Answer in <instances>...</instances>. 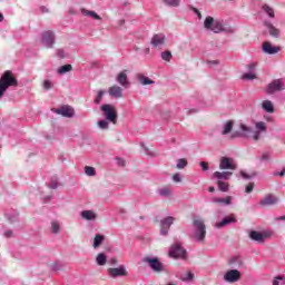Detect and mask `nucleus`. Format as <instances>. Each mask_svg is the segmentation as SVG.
I'll use <instances>...</instances> for the list:
<instances>
[{
    "instance_id": "nucleus-59",
    "label": "nucleus",
    "mask_w": 285,
    "mask_h": 285,
    "mask_svg": "<svg viewBox=\"0 0 285 285\" xmlns=\"http://www.w3.org/2000/svg\"><path fill=\"white\" fill-rule=\"evenodd\" d=\"M247 68H248V70H254V69H255V63H249V65L247 66Z\"/></svg>"
},
{
    "instance_id": "nucleus-6",
    "label": "nucleus",
    "mask_w": 285,
    "mask_h": 285,
    "mask_svg": "<svg viewBox=\"0 0 285 285\" xmlns=\"http://www.w3.org/2000/svg\"><path fill=\"white\" fill-rule=\"evenodd\" d=\"M142 262L144 264H148L150 269L156 273H161V271H164V264H161L158 258L144 257Z\"/></svg>"
},
{
    "instance_id": "nucleus-36",
    "label": "nucleus",
    "mask_w": 285,
    "mask_h": 285,
    "mask_svg": "<svg viewBox=\"0 0 285 285\" xmlns=\"http://www.w3.org/2000/svg\"><path fill=\"white\" fill-rule=\"evenodd\" d=\"M233 197L227 196L226 198H216V204H225L226 206L230 205Z\"/></svg>"
},
{
    "instance_id": "nucleus-43",
    "label": "nucleus",
    "mask_w": 285,
    "mask_h": 285,
    "mask_svg": "<svg viewBox=\"0 0 285 285\" xmlns=\"http://www.w3.org/2000/svg\"><path fill=\"white\" fill-rule=\"evenodd\" d=\"M161 59H164V61H170V59H173V53H170V51H164L161 53Z\"/></svg>"
},
{
    "instance_id": "nucleus-50",
    "label": "nucleus",
    "mask_w": 285,
    "mask_h": 285,
    "mask_svg": "<svg viewBox=\"0 0 285 285\" xmlns=\"http://www.w3.org/2000/svg\"><path fill=\"white\" fill-rule=\"evenodd\" d=\"M98 126H99V128H101L102 130H106V129H108V121H106V120H100V121L98 122Z\"/></svg>"
},
{
    "instance_id": "nucleus-45",
    "label": "nucleus",
    "mask_w": 285,
    "mask_h": 285,
    "mask_svg": "<svg viewBox=\"0 0 285 285\" xmlns=\"http://www.w3.org/2000/svg\"><path fill=\"white\" fill-rule=\"evenodd\" d=\"M159 193L163 197H170V189L168 187L160 189Z\"/></svg>"
},
{
    "instance_id": "nucleus-12",
    "label": "nucleus",
    "mask_w": 285,
    "mask_h": 285,
    "mask_svg": "<svg viewBox=\"0 0 285 285\" xmlns=\"http://www.w3.org/2000/svg\"><path fill=\"white\" fill-rule=\"evenodd\" d=\"M282 51V47L273 46L271 42H263V52L266 55H277V52Z\"/></svg>"
},
{
    "instance_id": "nucleus-22",
    "label": "nucleus",
    "mask_w": 285,
    "mask_h": 285,
    "mask_svg": "<svg viewBox=\"0 0 285 285\" xmlns=\"http://www.w3.org/2000/svg\"><path fill=\"white\" fill-rule=\"evenodd\" d=\"M237 218L235 216H226L222 222L216 223V228H224V226H228V224H235Z\"/></svg>"
},
{
    "instance_id": "nucleus-51",
    "label": "nucleus",
    "mask_w": 285,
    "mask_h": 285,
    "mask_svg": "<svg viewBox=\"0 0 285 285\" xmlns=\"http://www.w3.org/2000/svg\"><path fill=\"white\" fill-rule=\"evenodd\" d=\"M59 186V184L57 183V180H51L49 183V188H51L52 190H55L57 187Z\"/></svg>"
},
{
    "instance_id": "nucleus-62",
    "label": "nucleus",
    "mask_w": 285,
    "mask_h": 285,
    "mask_svg": "<svg viewBox=\"0 0 285 285\" xmlns=\"http://www.w3.org/2000/svg\"><path fill=\"white\" fill-rule=\"evenodd\" d=\"M208 190L209 193H215V187H209Z\"/></svg>"
},
{
    "instance_id": "nucleus-9",
    "label": "nucleus",
    "mask_w": 285,
    "mask_h": 285,
    "mask_svg": "<svg viewBox=\"0 0 285 285\" xmlns=\"http://www.w3.org/2000/svg\"><path fill=\"white\" fill-rule=\"evenodd\" d=\"M273 234L271 232H264V233H259L257 230H252L249 233V237L250 239H253V242H264V239H268V237H271Z\"/></svg>"
},
{
    "instance_id": "nucleus-27",
    "label": "nucleus",
    "mask_w": 285,
    "mask_h": 285,
    "mask_svg": "<svg viewBox=\"0 0 285 285\" xmlns=\"http://www.w3.org/2000/svg\"><path fill=\"white\" fill-rule=\"evenodd\" d=\"M81 12L85 17H92L96 21H101V17L97 14L95 11H88L86 9H81Z\"/></svg>"
},
{
    "instance_id": "nucleus-17",
    "label": "nucleus",
    "mask_w": 285,
    "mask_h": 285,
    "mask_svg": "<svg viewBox=\"0 0 285 285\" xmlns=\"http://www.w3.org/2000/svg\"><path fill=\"white\" fill-rule=\"evenodd\" d=\"M108 274L110 277H126L128 275V272L126 271L125 266L116 267V268H109Z\"/></svg>"
},
{
    "instance_id": "nucleus-63",
    "label": "nucleus",
    "mask_w": 285,
    "mask_h": 285,
    "mask_svg": "<svg viewBox=\"0 0 285 285\" xmlns=\"http://www.w3.org/2000/svg\"><path fill=\"white\" fill-rule=\"evenodd\" d=\"M3 21V14L0 12V22Z\"/></svg>"
},
{
    "instance_id": "nucleus-60",
    "label": "nucleus",
    "mask_w": 285,
    "mask_h": 285,
    "mask_svg": "<svg viewBox=\"0 0 285 285\" xmlns=\"http://www.w3.org/2000/svg\"><path fill=\"white\" fill-rule=\"evenodd\" d=\"M195 12H196L198 19H202V12H199V10H197V9L195 10Z\"/></svg>"
},
{
    "instance_id": "nucleus-57",
    "label": "nucleus",
    "mask_w": 285,
    "mask_h": 285,
    "mask_svg": "<svg viewBox=\"0 0 285 285\" xmlns=\"http://www.w3.org/2000/svg\"><path fill=\"white\" fill-rule=\"evenodd\" d=\"M4 237H8V238L12 237V230L4 232Z\"/></svg>"
},
{
    "instance_id": "nucleus-58",
    "label": "nucleus",
    "mask_w": 285,
    "mask_h": 285,
    "mask_svg": "<svg viewBox=\"0 0 285 285\" xmlns=\"http://www.w3.org/2000/svg\"><path fill=\"white\" fill-rule=\"evenodd\" d=\"M58 57H60V59H63V57H66V56L63 55V50H58Z\"/></svg>"
},
{
    "instance_id": "nucleus-28",
    "label": "nucleus",
    "mask_w": 285,
    "mask_h": 285,
    "mask_svg": "<svg viewBox=\"0 0 285 285\" xmlns=\"http://www.w3.org/2000/svg\"><path fill=\"white\" fill-rule=\"evenodd\" d=\"M233 126H234L233 120H228L227 122H225L222 130V135H229V132L233 131Z\"/></svg>"
},
{
    "instance_id": "nucleus-19",
    "label": "nucleus",
    "mask_w": 285,
    "mask_h": 285,
    "mask_svg": "<svg viewBox=\"0 0 285 285\" xmlns=\"http://www.w3.org/2000/svg\"><path fill=\"white\" fill-rule=\"evenodd\" d=\"M239 128L243 131V134L234 132V134H232V139H235V137H248V135L250 132H253V129H250V127H248V126H246L244 124H240Z\"/></svg>"
},
{
    "instance_id": "nucleus-24",
    "label": "nucleus",
    "mask_w": 285,
    "mask_h": 285,
    "mask_svg": "<svg viewBox=\"0 0 285 285\" xmlns=\"http://www.w3.org/2000/svg\"><path fill=\"white\" fill-rule=\"evenodd\" d=\"M262 108H263V110H265V112H269V114L275 112V107L273 106V101H271V100L263 101Z\"/></svg>"
},
{
    "instance_id": "nucleus-23",
    "label": "nucleus",
    "mask_w": 285,
    "mask_h": 285,
    "mask_svg": "<svg viewBox=\"0 0 285 285\" xmlns=\"http://www.w3.org/2000/svg\"><path fill=\"white\" fill-rule=\"evenodd\" d=\"M81 217L87 222H95V219H97V214L92 210H83L81 212Z\"/></svg>"
},
{
    "instance_id": "nucleus-46",
    "label": "nucleus",
    "mask_w": 285,
    "mask_h": 285,
    "mask_svg": "<svg viewBox=\"0 0 285 285\" xmlns=\"http://www.w3.org/2000/svg\"><path fill=\"white\" fill-rule=\"evenodd\" d=\"M51 228H52V233L57 234V233H59L61 226L59 225V223L53 222V223H51Z\"/></svg>"
},
{
    "instance_id": "nucleus-55",
    "label": "nucleus",
    "mask_w": 285,
    "mask_h": 285,
    "mask_svg": "<svg viewBox=\"0 0 285 285\" xmlns=\"http://www.w3.org/2000/svg\"><path fill=\"white\" fill-rule=\"evenodd\" d=\"M268 159H271V156L268 155V153L263 154L262 160L263 161H268Z\"/></svg>"
},
{
    "instance_id": "nucleus-33",
    "label": "nucleus",
    "mask_w": 285,
    "mask_h": 285,
    "mask_svg": "<svg viewBox=\"0 0 285 285\" xmlns=\"http://www.w3.org/2000/svg\"><path fill=\"white\" fill-rule=\"evenodd\" d=\"M104 244V236L102 235H96L94 238V248H99Z\"/></svg>"
},
{
    "instance_id": "nucleus-15",
    "label": "nucleus",
    "mask_w": 285,
    "mask_h": 285,
    "mask_svg": "<svg viewBox=\"0 0 285 285\" xmlns=\"http://www.w3.org/2000/svg\"><path fill=\"white\" fill-rule=\"evenodd\" d=\"M55 112H57V115H61L62 117H75V109H72L70 106H62L58 109H55Z\"/></svg>"
},
{
    "instance_id": "nucleus-54",
    "label": "nucleus",
    "mask_w": 285,
    "mask_h": 285,
    "mask_svg": "<svg viewBox=\"0 0 285 285\" xmlns=\"http://www.w3.org/2000/svg\"><path fill=\"white\" fill-rule=\"evenodd\" d=\"M109 264H111V266H117V264H119V261H117V258H110Z\"/></svg>"
},
{
    "instance_id": "nucleus-4",
    "label": "nucleus",
    "mask_w": 285,
    "mask_h": 285,
    "mask_svg": "<svg viewBox=\"0 0 285 285\" xmlns=\"http://www.w3.org/2000/svg\"><path fill=\"white\" fill-rule=\"evenodd\" d=\"M169 257L174 259H187L186 249L179 244H175L169 249Z\"/></svg>"
},
{
    "instance_id": "nucleus-13",
    "label": "nucleus",
    "mask_w": 285,
    "mask_h": 285,
    "mask_svg": "<svg viewBox=\"0 0 285 285\" xmlns=\"http://www.w3.org/2000/svg\"><path fill=\"white\" fill-rule=\"evenodd\" d=\"M174 222H175V218L171 216H168L161 220V227H160L161 235H168V230H170V226H173Z\"/></svg>"
},
{
    "instance_id": "nucleus-53",
    "label": "nucleus",
    "mask_w": 285,
    "mask_h": 285,
    "mask_svg": "<svg viewBox=\"0 0 285 285\" xmlns=\"http://www.w3.org/2000/svg\"><path fill=\"white\" fill-rule=\"evenodd\" d=\"M173 179L174 181H176V184H179V181H181V177H179V174H174Z\"/></svg>"
},
{
    "instance_id": "nucleus-64",
    "label": "nucleus",
    "mask_w": 285,
    "mask_h": 285,
    "mask_svg": "<svg viewBox=\"0 0 285 285\" xmlns=\"http://www.w3.org/2000/svg\"><path fill=\"white\" fill-rule=\"evenodd\" d=\"M281 220H285V215L279 217Z\"/></svg>"
},
{
    "instance_id": "nucleus-52",
    "label": "nucleus",
    "mask_w": 285,
    "mask_h": 285,
    "mask_svg": "<svg viewBox=\"0 0 285 285\" xmlns=\"http://www.w3.org/2000/svg\"><path fill=\"white\" fill-rule=\"evenodd\" d=\"M284 279L283 276H277L274 281H273V285H279V282H282Z\"/></svg>"
},
{
    "instance_id": "nucleus-38",
    "label": "nucleus",
    "mask_w": 285,
    "mask_h": 285,
    "mask_svg": "<svg viewBox=\"0 0 285 285\" xmlns=\"http://www.w3.org/2000/svg\"><path fill=\"white\" fill-rule=\"evenodd\" d=\"M263 10H264V12H266V14H268V17H271L272 19L275 17V11L271 8V6L264 4V6H263Z\"/></svg>"
},
{
    "instance_id": "nucleus-21",
    "label": "nucleus",
    "mask_w": 285,
    "mask_h": 285,
    "mask_svg": "<svg viewBox=\"0 0 285 285\" xmlns=\"http://www.w3.org/2000/svg\"><path fill=\"white\" fill-rule=\"evenodd\" d=\"M164 41H166V36L157 33L151 38V46H154V48H159V46H164Z\"/></svg>"
},
{
    "instance_id": "nucleus-7",
    "label": "nucleus",
    "mask_w": 285,
    "mask_h": 285,
    "mask_svg": "<svg viewBox=\"0 0 285 285\" xmlns=\"http://www.w3.org/2000/svg\"><path fill=\"white\" fill-rule=\"evenodd\" d=\"M224 279L229 284H235V282H239V279H242V273L237 269L227 271L224 275Z\"/></svg>"
},
{
    "instance_id": "nucleus-10",
    "label": "nucleus",
    "mask_w": 285,
    "mask_h": 285,
    "mask_svg": "<svg viewBox=\"0 0 285 285\" xmlns=\"http://www.w3.org/2000/svg\"><path fill=\"white\" fill-rule=\"evenodd\" d=\"M42 43L46 48H52L55 46V32L52 31H45L42 33Z\"/></svg>"
},
{
    "instance_id": "nucleus-39",
    "label": "nucleus",
    "mask_w": 285,
    "mask_h": 285,
    "mask_svg": "<svg viewBox=\"0 0 285 285\" xmlns=\"http://www.w3.org/2000/svg\"><path fill=\"white\" fill-rule=\"evenodd\" d=\"M85 173L86 175H88V177H95V175H97V170L95 169V167L90 166L85 167Z\"/></svg>"
},
{
    "instance_id": "nucleus-26",
    "label": "nucleus",
    "mask_w": 285,
    "mask_h": 285,
    "mask_svg": "<svg viewBox=\"0 0 285 285\" xmlns=\"http://www.w3.org/2000/svg\"><path fill=\"white\" fill-rule=\"evenodd\" d=\"M137 79L139 81V83H141V86H150L151 83H155V81H153L150 78L139 73L137 76Z\"/></svg>"
},
{
    "instance_id": "nucleus-61",
    "label": "nucleus",
    "mask_w": 285,
    "mask_h": 285,
    "mask_svg": "<svg viewBox=\"0 0 285 285\" xmlns=\"http://www.w3.org/2000/svg\"><path fill=\"white\" fill-rule=\"evenodd\" d=\"M284 175H285V168L279 173L281 177H284Z\"/></svg>"
},
{
    "instance_id": "nucleus-34",
    "label": "nucleus",
    "mask_w": 285,
    "mask_h": 285,
    "mask_svg": "<svg viewBox=\"0 0 285 285\" xmlns=\"http://www.w3.org/2000/svg\"><path fill=\"white\" fill-rule=\"evenodd\" d=\"M187 166H188V160H186V158H180L177 160L176 168H178V170H183V168Z\"/></svg>"
},
{
    "instance_id": "nucleus-40",
    "label": "nucleus",
    "mask_w": 285,
    "mask_h": 285,
    "mask_svg": "<svg viewBox=\"0 0 285 285\" xmlns=\"http://www.w3.org/2000/svg\"><path fill=\"white\" fill-rule=\"evenodd\" d=\"M183 282H191V279H195V274L191 272H187L185 275L180 277Z\"/></svg>"
},
{
    "instance_id": "nucleus-14",
    "label": "nucleus",
    "mask_w": 285,
    "mask_h": 285,
    "mask_svg": "<svg viewBox=\"0 0 285 285\" xmlns=\"http://www.w3.org/2000/svg\"><path fill=\"white\" fill-rule=\"evenodd\" d=\"M128 70H122L116 77V81L122 86V88H128L130 86V81H128Z\"/></svg>"
},
{
    "instance_id": "nucleus-2",
    "label": "nucleus",
    "mask_w": 285,
    "mask_h": 285,
    "mask_svg": "<svg viewBox=\"0 0 285 285\" xmlns=\"http://www.w3.org/2000/svg\"><path fill=\"white\" fill-rule=\"evenodd\" d=\"M195 234L194 237L197 242H204L206 239V225L204 220L196 218L194 219Z\"/></svg>"
},
{
    "instance_id": "nucleus-16",
    "label": "nucleus",
    "mask_w": 285,
    "mask_h": 285,
    "mask_svg": "<svg viewBox=\"0 0 285 285\" xmlns=\"http://www.w3.org/2000/svg\"><path fill=\"white\" fill-rule=\"evenodd\" d=\"M255 128H256V131L253 135V139L254 141H259V137L262 132H266V122L264 121L255 122Z\"/></svg>"
},
{
    "instance_id": "nucleus-47",
    "label": "nucleus",
    "mask_w": 285,
    "mask_h": 285,
    "mask_svg": "<svg viewBox=\"0 0 285 285\" xmlns=\"http://www.w3.org/2000/svg\"><path fill=\"white\" fill-rule=\"evenodd\" d=\"M101 99H104V91H98L97 98L94 100V104H101Z\"/></svg>"
},
{
    "instance_id": "nucleus-1",
    "label": "nucleus",
    "mask_w": 285,
    "mask_h": 285,
    "mask_svg": "<svg viewBox=\"0 0 285 285\" xmlns=\"http://www.w3.org/2000/svg\"><path fill=\"white\" fill-rule=\"evenodd\" d=\"M19 86V80L11 70H6L0 78V99L10 87Z\"/></svg>"
},
{
    "instance_id": "nucleus-8",
    "label": "nucleus",
    "mask_w": 285,
    "mask_h": 285,
    "mask_svg": "<svg viewBox=\"0 0 285 285\" xmlns=\"http://www.w3.org/2000/svg\"><path fill=\"white\" fill-rule=\"evenodd\" d=\"M220 170H237V165L232 158L222 157L219 163Z\"/></svg>"
},
{
    "instance_id": "nucleus-25",
    "label": "nucleus",
    "mask_w": 285,
    "mask_h": 285,
    "mask_svg": "<svg viewBox=\"0 0 285 285\" xmlns=\"http://www.w3.org/2000/svg\"><path fill=\"white\" fill-rule=\"evenodd\" d=\"M269 35L271 37H274V39H278L279 38V29L275 28V26H273L271 22L266 23Z\"/></svg>"
},
{
    "instance_id": "nucleus-29",
    "label": "nucleus",
    "mask_w": 285,
    "mask_h": 285,
    "mask_svg": "<svg viewBox=\"0 0 285 285\" xmlns=\"http://www.w3.org/2000/svg\"><path fill=\"white\" fill-rule=\"evenodd\" d=\"M210 30H212V32H216V33L223 32L224 24L222 23V21L215 20V22H214V24H213Z\"/></svg>"
},
{
    "instance_id": "nucleus-41",
    "label": "nucleus",
    "mask_w": 285,
    "mask_h": 285,
    "mask_svg": "<svg viewBox=\"0 0 285 285\" xmlns=\"http://www.w3.org/2000/svg\"><path fill=\"white\" fill-rule=\"evenodd\" d=\"M166 6H170L171 8L179 7V0H163Z\"/></svg>"
},
{
    "instance_id": "nucleus-56",
    "label": "nucleus",
    "mask_w": 285,
    "mask_h": 285,
    "mask_svg": "<svg viewBox=\"0 0 285 285\" xmlns=\"http://www.w3.org/2000/svg\"><path fill=\"white\" fill-rule=\"evenodd\" d=\"M200 167H202L203 170H208V163L202 161Z\"/></svg>"
},
{
    "instance_id": "nucleus-37",
    "label": "nucleus",
    "mask_w": 285,
    "mask_h": 285,
    "mask_svg": "<svg viewBox=\"0 0 285 285\" xmlns=\"http://www.w3.org/2000/svg\"><path fill=\"white\" fill-rule=\"evenodd\" d=\"M230 266H242L244 262L242 261V257L236 256L229 261Z\"/></svg>"
},
{
    "instance_id": "nucleus-49",
    "label": "nucleus",
    "mask_w": 285,
    "mask_h": 285,
    "mask_svg": "<svg viewBox=\"0 0 285 285\" xmlns=\"http://www.w3.org/2000/svg\"><path fill=\"white\" fill-rule=\"evenodd\" d=\"M254 189H255V183H249L245 188V193L250 194L253 193Z\"/></svg>"
},
{
    "instance_id": "nucleus-35",
    "label": "nucleus",
    "mask_w": 285,
    "mask_h": 285,
    "mask_svg": "<svg viewBox=\"0 0 285 285\" xmlns=\"http://www.w3.org/2000/svg\"><path fill=\"white\" fill-rule=\"evenodd\" d=\"M218 189L222 190V193H228V183H224L223 180L217 181Z\"/></svg>"
},
{
    "instance_id": "nucleus-31",
    "label": "nucleus",
    "mask_w": 285,
    "mask_h": 285,
    "mask_svg": "<svg viewBox=\"0 0 285 285\" xmlns=\"http://www.w3.org/2000/svg\"><path fill=\"white\" fill-rule=\"evenodd\" d=\"M215 18L214 17H207L204 22V27L206 30H212L213 26L215 24Z\"/></svg>"
},
{
    "instance_id": "nucleus-5",
    "label": "nucleus",
    "mask_w": 285,
    "mask_h": 285,
    "mask_svg": "<svg viewBox=\"0 0 285 285\" xmlns=\"http://www.w3.org/2000/svg\"><path fill=\"white\" fill-rule=\"evenodd\" d=\"M282 90H285L284 80L282 79H275L266 87L267 95H274V92H282Z\"/></svg>"
},
{
    "instance_id": "nucleus-42",
    "label": "nucleus",
    "mask_w": 285,
    "mask_h": 285,
    "mask_svg": "<svg viewBox=\"0 0 285 285\" xmlns=\"http://www.w3.org/2000/svg\"><path fill=\"white\" fill-rule=\"evenodd\" d=\"M243 79L248 81H253V79H257V76L254 72H247L243 75Z\"/></svg>"
},
{
    "instance_id": "nucleus-11",
    "label": "nucleus",
    "mask_w": 285,
    "mask_h": 285,
    "mask_svg": "<svg viewBox=\"0 0 285 285\" xmlns=\"http://www.w3.org/2000/svg\"><path fill=\"white\" fill-rule=\"evenodd\" d=\"M279 202V198L273 194H267L261 202V206H275Z\"/></svg>"
},
{
    "instance_id": "nucleus-44",
    "label": "nucleus",
    "mask_w": 285,
    "mask_h": 285,
    "mask_svg": "<svg viewBox=\"0 0 285 285\" xmlns=\"http://www.w3.org/2000/svg\"><path fill=\"white\" fill-rule=\"evenodd\" d=\"M256 175V173H252L250 175H248L245 171H240V176L243 179H253V177H255Z\"/></svg>"
},
{
    "instance_id": "nucleus-48",
    "label": "nucleus",
    "mask_w": 285,
    "mask_h": 285,
    "mask_svg": "<svg viewBox=\"0 0 285 285\" xmlns=\"http://www.w3.org/2000/svg\"><path fill=\"white\" fill-rule=\"evenodd\" d=\"M42 86H43V88H45V90H50V89H52V81H50V80H45L43 81V83H42Z\"/></svg>"
},
{
    "instance_id": "nucleus-18",
    "label": "nucleus",
    "mask_w": 285,
    "mask_h": 285,
    "mask_svg": "<svg viewBox=\"0 0 285 285\" xmlns=\"http://www.w3.org/2000/svg\"><path fill=\"white\" fill-rule=\"evenodd\" d=\"M108 94L110 97H114V99H121L124 97V89L117 85H114L109 87Z\"/></svg>"
},
{
    "instance_id": "nucleus-30",
    "label": "nucleus",
    "mask_w": 285,
    "mask_h": 285,
    "mask_svg": "<svg viewBox=\"0 0 285 285\" xmlns=\"http://www.w3.org/2000/svg\"><path fill=\"white\" fill-rule=\"evenodd\" d=\"M96 262L98 266H106V262H108V258L106 257V254L100 253L97 255Z\"/></svg>"
},
{
    "instance_id": "nucleus-32",
    "label": "nucleus",
    "mask_w": 285,
    "mask_h": 285,
    "mask_svg": "<svg viewBox=\"0 0 285 285\" xmlns=\"http://www.w3.org/2000/svg\"><path fill=\"white\" fill-rule=\"evenodd\" d=\"M71 70H72V65H65L58 69V75H66V72H71Z\"/></svg>"
},
{
    "instance_id": "nucleus-20",
    "label": "nucleus",
    "mask_w": 285,
    "mask_h": 285,
    "mask_svg": "<svg viewBox=\"0 0 285 285\" xmlns=\"http://www.w3.org/2000/svg\"><path fill=\"white\" fill-rule=\"evenodd\" d=\"M213 177L218 179V181H226L233 177V171H215Z\"/></svg>"
},
{
    "instance_id": "nucleus-3",
    "label": "nucleus",
    "mask_w": 285,
    "mask_h": 285,
    "mask_svg": "<svg viewBox=\"0 0 285 285\" xmlns=\"http://www.w3.org/2000/svg\"><path fill=\"white\" fill-rule=\"evenodd\" d=\"M101 110L105 114L107 121L117 124V109L112 105H102Z\"/></svg>"
}]
</instances>
